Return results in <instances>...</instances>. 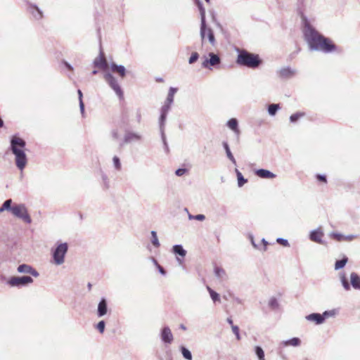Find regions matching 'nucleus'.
<instances>
[{
    "label": "nucleus",
    "mask_w": 360,
    "mask_h": 360,
    "mask_svg": "<svg viewBox=\"0 0 360 360\" xmlns=\"http://www.w3.org/2000/svg\"><path fill=\"white\" fill-rule=\"evenodd\" d=\"M304 35L311 51H318L328 53L336 50V46L330 39L321 35L309 25H305Z\"/></svg>",
    "instance_id": "1"
},
{
    "label": "nucleus",
    "mask_w": 360,
    "mask_h": 360,
    "mask_svg": "<svg viewBox=\"0 0 360 360\" xmlns=\"http://www.w3.org/2000/svg\"><path fill=\"white\" fill-rule=\"evenodd\" d=\"M25 141L17 136H13L11 139V150L15 155V162L16 167L22 171L27 163V158L25 152Z\"/></svg>",
    "instance_id": "2"
},
{
    "label": "nucleus",
    "mask_w": 360,
    "mask_h": 360,
    "mask_svg": "<svg viewBox=\"0 0 360 360\" xmlns=\"http://www.w3.org/2000/svg\"><path fill=\"white\" fill-rule=\"evenodd\" d=\"M258 55L251 53L245 50L239 51L236 63L250 68H256L261 64Z\"/></svg>",
    "instance_id": "3"
},
{
    "label": "nucleus",
    "mask_w": 360,
    "mask_h": 360,
    "mask_svg": "<svg viewBox=\"0 0 360 360\" xmlns=\"http://www.w3.org/2000/svg\"><path fill=\"white\" fill-rule=\"evenodd\" d=\"M339 278L341 284L345 290H350L351 285L354 289L360 290V276L356 272H352L350 274V284L347 281V278L345 272H340L339 274Z\"/></svg>",
    "instance_id": "4"
},
{
    "label": "nucleus",
    "mask_w": 360,
    "mask_h": 360,
    "mask_svg": "<svg viewBox=\"0 0 360 360\" xmlns=\"http://www.w3.org/2000/svg\"><path fill=\"white\" fill-rule=\"evenodd\" d=\"M68 250V245L67 243L57 244L56 247L52 250L53 264L58 266L63 264L65 262V256Z\"/></svg>",
    "instance_id": "5"
},
{
    "label": "nucleus",
    "mask_w": 360,
    "mask_h": 360,
    "mask_svg": "<svg viewBox=\"0 0 360 360\" xmlns=\"http://www.w3.org/2000/svg\"><path fill=\"white\" fill-rule=\"evenodd\" d=\"M172 104H169L167 102H165L164 105L160 109V116L159 118V124H160V129L162 136V142L165 146V149L167 152L169 151L168 145L166 141V137L165 135L164 129H165V122L167 119V114L171 108Z\"/></svg>",
    "instance_id": "6"
},
{
    "label": "nucleus",
    "mask_w": 360,
    "mask_h": 360,
    "mask_svg": "<svg viewBox=\"0 0 360 360\" xmlns=\"http://www.w3.org/2000/svg\"><path fill=\"white\" fill-rule=\"evenodd\" d=\"M15 217L22 219L27 224L32 223V219L28 213L27 209L24 204H17L12 207V212Z\"/></svg>",
    "instance_id": "7"
},
{
    "label": "nucleus",
    "mask_w": 360,
    "mask_h": 360,
    "mask_svg": "<svg viewBox=\"0 0 360 360\" xmlns=\"http://www.w3.org/2000/svg\"><path fill=\"white\" fill-rule=\"evenodd\" d=\"M104 79L112 89L115 91L116 95L122 99L123 98V91L118 83L117 79L110 72H106L104 75Z\"/></svg>",
    "instance_id": "8"
},
{
    "label": "nucleus",
    "mask_w": 360,
    "mask_h": 360,
    "mask_svg": "<svg viewBox=\"0 0 360 360\" xmlns=\"http://www.w3.org/2000/svg\"><path fill=\"white\" fill-rule=\"evenodd\" d=\"M33 282L32 277L29 276H12L11 277L7 283L11 287H22L26 286Z\"/></svg>",
    "instance_id": "9"
},
{
    "label": "nucleus",
    "mask_w": 360,
    "mask_h": 360,
    "mask_svg": "<svg viewBox=\"0 0 360 360\" xmlns=\"http://www.w3.org/2000/svg\"><path fill=\"white\" fill-rule=\"evenodd\" d=\"M142 138V135L137 132L127 131L124 134L123 141L120 144V146L122 147L124 144L141 141Z\"/></svg>",
    "instance_id": "10"
},
{
    "label": "nucleus",
    "mask_w": 360,
    "mask_h": 360,
    "mask_svg": "<svg viewBox=\"0 0 360 360\" xmlns=\"http://www.w3.org/2000/svg\"><path fill=\"white\" fill-rule=\"evenodd\" d=\"M198 6L200 13V37L203 41L205 37V31L207 30L206 21H205V10L202 6V4L199 1H198Z\"/></svg>",
    "instance_id": "11"
},
{
    "label": "nucleus",
    "mask_w": 360,
    "mask_h": 360,
    "mask_svg": "<svg viewBox=\"0 0 360 360\" xmlns=\"http://www.w3.org/2000/svg\"><path fill=\"white\" fill-rule=\"evenodd\" d=\"M162 341L165 344H171L173 342L174 337L171 329L168 326L162 328L160 332Z\"/></svg>",
    "instance_id": "12"
},
{
    "label": "nucleus",
    "mask_w": 360,
    "mask_h": 360,
    "mask_svg": "<svg viewBox=\"0 0 360 360\" xmlns=\"http://www.w3.org/2000/svg\"><path fill=\"white\" fill-rule=\"evenodd\" d=\"M209 59H205L202 65L205 68H209V65L210 66H215L217 65H219L221 62L220 58L214 53H209Z\"/></svg>",
    "instance_id": "13"
},
{
    "label": "nucleus",
    "mask_w": 360,
    "mask_h": 360,
    "mask_svg": "<svg viewBox=\"0 0 360 360\" xmlns=\"http://www.w3.org/2000/svg\"><path fill=\"white\" fill-rule=\"evenodd\" d=\"M17 270L20 274H29L33 276L34 277H38L39 276L38 271L28 264H20L18 266Z\"/></svg>",
    "instance_id": "14"
},
{
    "label": "nucleus",
    "mask_w": 360,
    "mask_h": 360,
    "mask_svg": "<svg viewBox=\"0 0 360 360\" xmlns=\"http://www.w3.org/2000/svg\"><path fill=\"white\" fill-rule=\"evenodd\" d=\"M94 65L95 67L101 68L103 70H106L108 68V64L105 58L103 53L101 51L98 57L94 60Z\"/></svg>",
    "instance_id": "15"
},
{
    "label": "nucleus",
    "mask_w": 360,
    "mask_h": 360,
    "mask_svg": "<svg viewBox=\"0 0 360 360\" xmlns=\"http://www.w3.org/2000/svg\"><path fill=\"white\" fill-rule=\"evenodd\" d=\"M300 345L301 340L299 338H292L290 340L281 341L279 343L278 347L280 349L288 346L297 347H299Z\"/></svg>",
    "instance_id": "16"
},
{
    "label": "nucleus",
    "mask_w": 360,
    "mask_h": 360,
    "mask_svg": "<svg viewBox=\"0 0 360 360\" xmlns=\"http://www.w3.org/2000/svg\"><path fill=\"white\" fill-rule=\"evenodd\" d=\"M323 236V233L321 231L320 229L313 230L310 233L309 238L311 240L318 243L319 244L323 243L322 237Z\"/></svg>",
    "instance_id": "17"
},
{
    "label": "nucleus",
    "mask_w": 360,
    "mask_h": 360,
    "mask_svg": "<svg viewBox=\"0 0 360 360\" xmlns=\"http://www.w3.org/2000/svg\"><path fill=\"white\" fill-rule=\"evenodd\" d=\"M110 69L112 72L117 73L122 78H124L126 75V69L122 65H117L115 63H112L110 65Z\"/></svg>",
    "instance_id": "18"
},
{
    "label": "nucleus",
    "mask_w": 360,
    "mask_h": 360,
    "mask_svg": "<svg viewBox=\"0 0 360 360\" xmlns=\"http://www.w3.org/2000/svg\"><path fill=\"white\" fill-rule=\"evenodd\" d=\"M296 74V70L289 67L283 68L279 70V77L282 78H290Z\"/></svg>",
    "instance_id": "19"
},
{
    "label": "nucleus",
    "mask_w": 360,
    "mask_h": 360,
    "mask_svg": "<svg viewBox=\"0 0 360 360\" xmlns=\"http://www.w3.org/2000/svg\"><path fill=\"white\" fill-rule=\"evenodd\" d=\"M108 305L105 298H102L98 304L97 314L98 317H102L107 314Z\"/></svg>",
    "instance_id": "20"
},
{
    "label": "nucleus",
    "mask_w": 360,
    "mask_h": 360,
    "mask_svg": "<svg viewBox=\"0 0 360 360\" xmlns=\"http://www.w3.org/2000/svg\"><path fill=\"white\" fill-rule=\"evenodd\" d=\"M307 320L315 322L316 324H321L324 322V317L322 314L313 313L306 316Z\"/></svg>",
    "instance_id": "21"
},
{
    "label": "nucleus",
    "mask_w": 360,
    "mask_h": 360,
    "mask_svg": "<svg viewBox=\"0 0 360 360\" xmlns=\"http://www.w3.org/2000/svg\"><path fill=\"white\" fill-rule=\"evenodd\" d=\"M29 11L36 20H40L43 18L42 11L36 5L31 4L29 6Z\"/></svg>",
    "instance_id": "22"
},
{
    "label": "nucleus",
    "mask_w": 360,
    "mask_h": 360,
    "mask_svg": "<svg viewBox=\"0 0 360 360\" xmlns=\"http://www.w3.org/2000/svg\"><path fill=\"white\" fill-rule=\"evenodd\" d=\"M255 174L260 178L262 179H274L276 177V174L272 173L271 172L264 169H259L255 172Z\"/></svg>",
    "instance_id": "23"
},
{
    "label": "nucleus",
    "mask_w": 360,
    "mask_h": 360,
    "mask_svg": "<svg viewBox=\"0 0 360 360\" xmlns=\"http://www.w3.org/2000/svg\"><path fill=\"white\" fill-rule=\"evenodd\" d=\"M227 127L232 130L236 135H240V130L238 128V122L236 118L230 119L226 124Z\"/></svg>",
    "instance_id": "24"
},
{
    "label": "nucleus",
    "mask_w": 360,
    "mask_h": 360,
    "mask_svg": "<svg viewBox=\"0 0 360 360\" xmlns=\"http://www.w3.org/2000/svg\"><path fill=\"white\" fill-rule=\"evenodd\" d=\"M214 275L221 280H224L226 278V274L224 269L219 267V266H215L214 269Z\"/></svg>",
    "instance_id": "25"
},
{
    "label": "nucleus",
    "mask_w": 360,
    "mask_h": 360,
    "mask_svg": "<svg viewBox=\"0 0 360 360\" xmlns=\"http://www.w3.org/2000/svg\"><path fill=\"white\" fill-rule=\"evenodd\" d=\"M173 252L182 257H184L186 255V251L183 248L181 245H175L172 248Z\"/></svg>",
    "instance_id": "26"
},
{
    "label": "nucleus",
    "mask_w": 360,
    "mask_h": 360,
    "mask_svg": "<svg viewBox=\"0 0 360 360\" xmlns=\"http://www.w3.org/2000/svg\"><path fill=\"white\" fill-rule=\"evenodd\" d=\"M177 89L174 87H170L169 89V92L167 96V98L165 102L168 103L169 104H172L174 102V94L176 93Z\"/></svg>",
    "instance_id": "27"
},
{
    "label": "nucleus",
    "mask_w": 360,
    "mask_h": 360,
    "mask_svg": "<svg viewBox=\"0 0 360 360\" xmlns=\"http://www.w3.org/2000/svg\"><path fill=\"white\" fill-rule=\"evenodd\" d=\"M348 262V258L346 256H344L342 259L340 260H337L335 264V269L339 270L342 269Z\"/></svg>",
    "instance_id": "28"
},
{
    "label": "nucleus",
    "mask_w": 360,
    "mask_h": 360,
    "mask_svg": "<svg viewBox=\"0 0 360 360\" xmlns=\"http://www.w3.org/2000/svg\"><path fill=\"white\" fill-rule=\"evenodd\" d=\"M223 146L226 150V153L227 155V158L234 164L236 165V161L235 158L233 157L232 153L230 150L229 146L226 142L223 143Z\"/></svg>",
    "instance_id": "29"
},
{
    "label": "nucleus",
    "mask_w": 360,
    "mask_h": 360,
    "mask_svg": "<svg viewBox=\"0 0 360 360\" xmlns=\"http://www.w3.org/2000/svg\"><path fill=\"white\" fill-rule=\"evenodd\" d=\"M305 115V113L303 112H297L296 113H294L290 116V121L292 123H295L297 122L300 118L303 117Z\"/></svg>",
    "instance_id": "30"
},
{
    "label": "nucleus",
    "mask_w": 360,
    "mask_h": 360,
    "mask_svg": "<svg viewBox=\"0 0 360 360\" xmlns=\"http://www.w3.org/2000/svg\"><path fill=\"white\" fill-rule=\"evenodd\" d=\"M207 290L210 293V295L214 302H220L219 295L214 291L210 287L207 286Z\"/></svg>",
    "instance_id": "31"
},
{
    "label": "nucleus",
    "mask_w": 360,
    "mask_h": 360,
    "mask_svg": "<svg viewBox=\"0 0 360 360\" xmlns=\"http://www.w3.org/2000/svg\"><path fill=\"white\" fill-rule=\"evenodd\" d=\"M236 173L238 179V185L239 187H241L247 182V179L243 177L238 169H236Z\"/></svg>",
    "instance_id": "32"
},
{
    "label": "nucleus",
    "mask_w": 360,
    "mask_h": 360,
    "mask_svg": "<svg viewBox=\"0 0 360 360\" xmlns=\"http://www.w3.org/2000/svg\"><path fill=\"white\" fill-rule=\"evenodd\" d=\"M180 349H181V354L183 355V356L187 359V360H192L193 357H192V354H191V352L185 347L184 346H181L180 347Z\"/></svg>",
    "instance_id": "33"
},
{
    "label": "nucleus",
    "mask_w": 360,
    "mask_h": 360,
    "mask_svg": "<svg viewBox=\"0 0 360 360\" xmlns=\"http://www.w3.org/2000/svg\"><path fill=\"white\" fill-rule=\"evenodd\" d=\"M207 34L208 40L210 43L214 46L215 44V38L213 33V31L211 28L207 27V30L205 31V34Z\"/></svg>",
    "instance_id": "34"
},
{
    "label": "nucleus",
    "mask_w": 360,
    "mask_h": 360,
    "mask_svg": "<svg viewBox=\"0 0 360 360\" xmlns=\"http://www.w3.org/2000/svg\"><path fill=\"white\" fill-rule=\"evenodd\" d=\"M279 109L280 106L278 104H271L268 107V112L271 116H274Z\"/></svg>",
    "instance_id": "35"
},
{
    "label": "nucleus",
    "mask_w": 360,
    "mask_h": 360,
    "mask_svg": "<svg viewBox=\"0 0 360 360\" xmlns=\"http://www.w3.org/2000/svg\"><path fill=\"white\" fill-rule=\"evenodd\" d=\"M101 179L103 188L105 190L108 189L110 188V181L108 176L105 173L102 172Z\"/></svg>",
    "instance_id": "36"
},
{
    "label": "nucleus",
    "mask_w": 360,
    "mask_h": 360,
    "mask_svg": "<svg viewBox=\"0 0 360 360\" xmlns=\"http://www.w3.org/2000/svg\"><path fill=\"white\" fill-rule=\"evenodd\" d=\"M255 354L257 356L259 360H265L264 352L261 347L256 346L255 348Z\"/></svg>",
    "instance_id": "37"
},
{
    "label": "nucleus",
    "mask_w": 360,
    "mask_h": 360,
    "mask_svg": "<svg viewBox=\"0 0 360 360\" xmlns=\"http://www.w3.org/2000/svg\"><path fill=\"white\" fill-rule=\"evenodd\" d=\"M112 164H113L115 169L117 171H120L122 169V164H121L120 158L117 156L115 155L112 158Z\"/></svg>",
    "instance_id": "38"
},
{
    "label": "nucleus",
    "mask_w": 360,
    "mask_h": 360,
    "mask_svg": "<svg viewBox=\"0 0 360 360\" xmlns=\"http://www.w3.org/2000/svg\"><path fill=\"white\" fill-rule=\"evenodd\" d=\"M151 237H152V238H151L152 244L155 247L158 248L160 245V244L159 240L158 238V236H157L156 231H151Z\"/></svg>",
    "instance_id": "39"
},
{
    "label": "nucleus",
    "mask_w": 360,
    "mask_h": 360,
    "mask_svg": "<svg viewBox=\"0 0 360 360\" xmlns=\"http://www.w3.org/2000/svg\"><path fill=\"white\" fill-rule=\"evenodd\" d=\"M338 310L334 309L329 310V311H325L322 314V315L324 317V320H325L326 318L335 316L338 314Z\"/></svg>",
    "instance_id": "40"
},
{
    "label": "nucleus",
    "mask_w": 360,
    "mask_h": 360,
    "mask_svg": "<svg viewBox=\"0 0 360 360\" xmlns=\"http://www.w3.org/2000/svg\"><path fill=\"white\" fill-rule=\"evenodd\" d=\"M269 306L272 309H276L278 308V302L276 298L275 297H271L269 301Z\"/></svg>",
    "instance_id": "41"
},
{
    "label": "nucleus",
    "mask_w": 360,
    "mask_h": 360,
    "mask_svg": "<svg viewBox=\"0 0 360 360\" xmlns=\"http://www.w3.org/2000/svg\"><path fill=\"white\" fill-rule=\"evenodd\" d=\"M110 136L114 141H117L120 139V132L117 129H113L110 131Z\"/></svg>",
    "instance_id": "42"
},
{
    "label": "nucleus",
    "mask_w": 360,
    "mask_h": 360,
    "mask_svg": "<svg viewBox=\"0 0 360 360\" xmlns=\"http://www.w3.org/2000/svg\"><path fill=\"white\" fill-rule=\"evenodd\" d=\"M330 236L334 238L335 240L338 241H342L344 240L345 235H342L341 233L333 232L330 234Z\"/></svg>",
    "instance_id": "43"
},
{
    "label": "nucleus",
    "mask_w": 360,
    "mask_h": 360,
    "mask_svg": "<svg viewBox=\"0 0 360 360\" xmlns=\"http://www.w3.org/2000/svg\"><path fill=\"white\" fill-rule=\"evenodd\" d=\"M105 323L104 321H100L96 326V328L99 331L100 333H103L105 330Z\"/></svg>",
    "instance_id": "44"
},
{
    "label": "nucleus",
    "mask_w": 360,
    "mask_h": 360,
    "mask_svg": "<svg viewBox=\"0 0 360 360\" xmlns=\"http://www.w3.org/2000/svg\"><path fill=\"white\" fill-rule=\"evenodd\" d=\"M11 203H12V200L11 199H8V200H6L4 201V202L3 203L2 206L6 210H10L12 212V207L13 206H11Z\"/></svg>",
    "instance_id": "45"
},
{
    "label": "nucleus",
    "mask_w": 360,
    "mask_h": 360,
    "mask_svg": "<svg viewBox=\"0 0 360 360\" xmlns=\"http://www.w3.org/2000/svg\"><path fill=\"white\" fill-rule=\"evenodd\" d=\"M198 58H199V54L197 52L192 53V54L188 60L189 64H193L195 62H196L198 60Z\"/></svg>",
    "instance_id": "46"
},
{
    "label": "nucleus",
    "mask_w": 360,
    "mask_h": 360,
    "mask_svg": "<svg viewBox=\"0 0 360 360\" xmlns=\"http://www.w3.org/2000/svg\"><path fill=\"white\" fill-rule=\"evenodd\" d=\"M231 329H232L233 333L236 335V339L238 340H240V333H239V328L237 326L232 325Z\"/></svg>",
    "instance_id": "47"
},
{
    "label": "nucleus",
    "mask_w": 360,
    "mask_h": 360,
    "mask_svg": "<svg viewBox=\"0 0 360 360\" xmlns=\"http://www.w3.org/2000/svg\"><path fill=\"white\" fill-rule=\"evenodd\" d=\"M276 242L284 247H288L290 245L288 240L283 238H278Z\"/></svg>",
    "instance_id": "48"
},
{
    "label": "nucleus",
    "mask_w": 360,
    "mask_h": 360,
    "mask_svg": "<svg viewBox=\"0 0 360 360\" xmlns=\"http://www.w3.org/2000/svg\"><path fill=\"white\" fill-rule=\"evenodd\" d=\"M186 172H187L186 169H185V168H179V169L176 170L175 174L178 176H181L184 175Z\"/></svg>",
    "instance_id": "49"
},
{
    "label": "nucleus",
    "mask_w": 360,
    "mask_h": 360,
    "mask_svg": "<svg viewBox=\"0 0 360 360\" xmlns=\"http://www.w3.org/2000/svg\"><path fill=\"white\" fill-rule=\"evenodd\" d=\"M356 238V235L349 234V235L345 236L344 240L352 241L354 239H355Z\"/></svg>",
    "instance_id": "50"
},
{
    "label": "nucleus",
    "mask_w": 360,
    "mask_h": 360,
    "mask_svg": "<svg viewBox=\"0 0 360 360\" xmlns=\"http://www.w3.org/2000/svg\"><path fill=\"white\" fill-rule=\"evenodd\" d=\"M195 219L202 221L205 219V216L204 214H199L195 215Z\"/></svg>",
    "instance_id": "51"
},
{
    "label": "nucleus",
    "mask_w": 360,
    "mask_h": 360,
    "mask_svg": "<svg viewBox=\"0 0 360 360\" xmlns=\"http://www.w3.org/2000/svg\"><path fill=\"white\" fill-rule=\"evenodd\" d=\"M79 109H80L82 116L84 117V104L83 103V101H81V102H79Z\"/></svg>",
    "instance_id": "52"
},
{
    "label": "nucleus",
    "mask_w": 360,
    "mask_h": 360,
    "mask_svg": "<svg viewBox=\"0 0 360 360\" xmlns=\"http://www.w3.org/2000/svg\"><path fill=\"white\" fill-rule=\"evenodd\" d=\"M157 268L159 271V272L162 274V275H165L166 274V271L165 270L163 269L162 266H161L160 264L157 266Z\"/></svg>",
    "instance_id": "53"
},
{
    "label": "nucleus",
    "mask_w": 360,
    "mask_h": 360,
    "mask_svg": "<svg viewBox=\"0 0 360 360\" xmlns=\"http://www.w3.org/2000/svg\"><path fill=\"white\" fill-rule=\"evenodd\" d=\"M249 238H250V240L251 243H252V245H253V247H254L255 248H258V247H257V244L255 243L253 236H252V235H250Z\"/></svg>",
    "instance_id": "54"
},
{
    "label": "nucleus",
    "mask_w": 360,
    "mask_h": 360,
    "mask_svg": "<svg viewBox=\"0 0 360 360\" xmlns=\"http://www.w3.org/2000/svg\"><path fill=\"white\" fill-rule=\"evenodd\" d=\"M318 179L324 182H326V178L325 176L323 175H318Z\"/></svg>",
    "instance_id": "55"
},
{
    "label": "nucleus",
    "mask_w": 360,
    "mask_h": 360,
    "mask_svg": "<svg viewBox=\"0 0 360 360\" xmlns=\"http://www.w3.org/2000/svg\"><path fill=\"white\" fill-rule=\"evenodd\" d=\"M136 116H137V121H138V122H140L141 119V112H140L139 110H137V112H136Z\"/></svg>",
    "instance_id": "56"
},
{
    "label": "nucleus",
    "mask_w": 360,
    "mask_h": 360,
    "mask_svg": "<svg viewBox=\"0 0 360 360\" xmlns=\"http://www.w3.org/2000/svg\"><path fill=\"white\" fill-rule=\"evenodd\" d=\"M64 64H65V67H66L68 70H73V68H72V66L70 64H69L68 62H65V63H64Z\"/></svg>",
    "instance_id": "57"
},
{
    "label": "nucleus",
    "mask_w": 360,
    "mask_h": 360,
    "mask_svg": "<svg viewBox=\"0 0 360 360\" xmlns=\"http://www.w3.org/2000/svg\"><path fill=\"white\" fill-rule=\"evenodd\" d=\"M77 94H78V96H79V102H81V101H82V92L80 89H78L77 91Z\"/></svg>",
    "instance_id": "58"
},
{
    "label": "nucleus",
    "mask_w": 360,
    "mask_h": 360,
    "mask_svg": "<svg viewBox=\"0 0 360 360\" xmlns=\"http://www.w3.org/2000/svg\"><path fill=\"white\" fill-rule=\"evenodd\" d=\"M262 243H263V245H264V250L265 251V250H266V246H267V245H268V243H267V241H266V240H265L264 238H263V239L262 240Z\"/></svg>",
    "instance_id": "59"
},
{
    "label": "nucleus",
    "mask_w": 360,
    "mask_h": 360,
    "mask_svg": "<svg viewBox=\"0 0 360 360\" xmlns=\"http://www.w3.org/2000/svg\"><path fill=\"white\" fill-rule=\"evenodd\" d=\"M226 321L229 324H230L231 326L233 325V320L231 318H227Z\"/></svg>",
    "instance_id": "60"
},
{
    "label": "nucleus",
    "mask_w": 360,
    "mask_h": 360,
    "mask_svg": "<svg viewBox=\"0 0 360 360\" xmlns=\"http://www.w3.org/2000/svg\"><path fill=\"white\" fill-rule=\"evenodd\" d=\"M188 219H189L190 220L195 219V215H193V214H190V213H188Z\"/></svg>",
    "instance_id": "61"
},
{
    "label": "nucleus",
    "mask_w": 360,
    "mask_h": 360,
    "mask_svg": "<svg viewBox=\"0 0 360 360\" xmlns=\"http://www.w3.org/2000/svg\"><path fill=\"white\" fill-rule=\"evenodd\" d=\"M152 260H153V264L157 266L158 265H159V264L158 263L157 260L154 258H152Z\"/></svg>",
    "instance_id": "62"
},
{
    "label": "nucleus",
    "mask_w": 360,
    "mask_h": 360,
    "mask_svg": "<svg viewBox=\"0 0 360 360\" xmlns=\"http://www.w3.org/2000/svg\"><path fill=\"white\" fill-rule=\"evenodd\" d=\"M4 126V121L2 120V119L0 117V128Z\"/></svg>",
    "instance_id": "63"
},
{
    "label": "nucleus",
    "mask_w": 360,
    "mask_h": 360,
    "mask_svg": "<svg viewBox=\"0 0 360 360\" xmlns=\"http://www.w3.org/2000/svg\"><path fill=\"white\" fill-rule=\"evenodd\" d=\"M180 328H181L182 330H186V326H185L184 325H183V324H181V325L180 326Z\"/></svg>",
    "instance_id": "64"
}]
</instances>
